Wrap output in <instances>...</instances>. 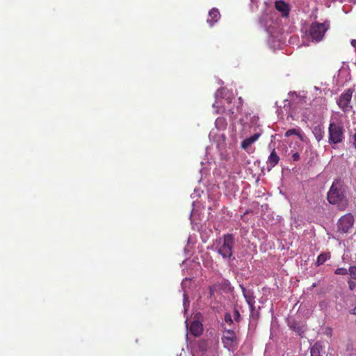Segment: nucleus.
<instances>
[{
    "label": "nucleus",
    "instance_id": "obj_15",
    "mask_svg": "<svg viewBox=\"0 0 356 356\" xmlns=\"http://www.w3.org/2000/svg\"><path fill=\"white\" fill-rule=\"evenodd\" d=\"M215 124L216 128L221 130L225 129L227 124L226 120L224 118H218L216 120Z\"/></svg>",
    "mask_w": 356,
    "mask_h": 356
},
{
    "label": "nucleus",
    "instance_id": "obj_11",
    "mask_svg": "<svg viewBox=\"0 0 356 356\" xmlns=\"http://www.w3.org/2000/svg\"><path fill=\"white\" fill-rule=\"evenodd\" d=\"M220 17V13L217 8H212L209 13V17L207 19V23L209 24L210 26H212L213 24L218 21Z\"/></svg>",
    "mask_w": 356,
    "mask_h": 356
},
{
    "label": "nucleus",
    "instance_id": "obj_2",
    "mask_svg": "<svg viewBox=\"0 0 356 356\" xmlns=\"http://www.w3.org/2000/svg\"><path fill=\"white\" fill-rule=\"evenodd\" d=\"M234 245L233 234H225L222 238L216 241V248L219 254L224 259H229L232 256V250Z\"/></svg>",
    "mask_w": 356,
    "mask_h": 356
},
{
    "label": "nucleus",
    "instance_id": "obj_30",
    "mask_svg": "<svg viewBox=\"0 0 356 356\" xmlns=\"http://www.w3.org/2000/svg\"><path fill=\"white\" fill-rule=\"evenodd\" d=\"M353 144L355 148L356 149V133L353 136Z\"/></svg>",
    "mask_w": 356,
    "mask_h": 356
},
{
    "label": "nucleus",
    "instance_id": "obj_4",
    "mask_svg": "<svg viewBox=\"0 0 356 356\" xmlns=\"http://www.w3.org/2000/svg\"><path fill=\"white\" fill-rule=\"evenodd\" d=\"M328 134V142L330 144H338L344 139V129L339 123H330Z\"/></svg>",
    "mask_w": 356,
    "mask_h": 356
},
{
    "label": "nucleus",
    "instance_id": "obj_33",
    "mask_svg": "<svg viewBox=\"0 0 356 356\" xmlns=\"http://www.w3.org/2000/svg\"><path fill=\"white\" fill-rule=\"evenodd\" d=\"M238 101H239V103L241 104V106H242L243 105V99L241 97H238Z\"/></svg>",
    "mask_w": 356,
    "mask_h": 356
},
{
    "label": "nucleus",
    "instance_id": "obj_13",
    "mask_svg": "<svg viewBox=\"0 0 356 356\" xmlns=\"http://www.w3.org/2000/svg\"><path fill=\"white\" fill-rule=\"evenodd\" d=\"M243 296L248 303V305H252V302H255L254 296L252 291L246 290L245 288H242Z\"/></svg>",
    "mask_w": 356,
    "mask_h": 356
},
{
    "label": "nucleus",
    "instance_id": "obj_29",
    "mask_svg": "<svg viewBox=\"0 0 356 356\" xmlns=\"http://www.w3.org/2000/svg\"><path fill=\"white\" fill-rule=\"evenodd\" d=\"M348 285L350 289L353 290L355 286V284L353 282H348Z\"/></svg>",
    "mask_w": 356,
    "mask_h": 356
},
{
    "label": "nucleus",
    "instance_id": "obj_10",
    "mask_svg": "<svg viewBox=\"0 0 356 356\" xmlns=\"http://www.w3.org/2000/svg\"><path fill=\"white\" fill-rule=\"evenodd\" d=\"M203 326L202 324L197 321H194L191 323L190 326V332L195 337H199L202 334Z\"/></svg>",
    "mask_w": 356,
    "mask_h": 356
},
{
    "label": "nucleus",
    "instance_id": "obj_26",
    "mask_svg": "<svg viewBox=\"0 0 356 356\" xmlns=\"http://www.w3.org/2000/svg\"><path fill=\"white\" fill-rule=\"evenodd\" d=\"M291 158H292L293 161H296L299 160V159H300L299 153L298 152H296V153L293 154L292 156H291Z\"/></svg>",
    "mask_w": 356,
    "mask_h": 356
},
{
    "label": "nucleus",
    "instance_id": "obj_6",
    "mask_svg": "<svg viewBox=\"0 0 356 356\" xmlns=\"http://www.w3.org/2000/svg\"><path fill=\"white\" fill-rule=\"evenodd\" d=\"M353 93V90L348 88L342 94H341L339 99L337 100V104L339 107L343 112H349L353 108V106L350 104Z\"/></svg>",
    "mask_w": 356,
    "mask_h": 356
},
{
    "label": "nucleus",
    "instance_id": "obj_12",
    "mask_svg": "<svg viewBox=\"0 0 356 356\" xmlns=\"http://www.w3.org/2000/svg\"><path fill=\"white\" fill-rule=\"evenodd\" d=\"M259 134H255L253 136L245 138L241 143V147L244 149H246L248 147H250L252 143H254L256 140L259 138Z\"/></svg>",
    "mask_w": 356,
    "mask_h": 356
},
{
    "label": "nucleus",
    "instance_id": "obj_1",
    "mask_svg": "<svg viewBox=\"0 0 356 356\" xmlns=\"http://www.w3.org/2000/svg\"><path fill=\"white\" fill-rule=\"evenodd\" d=\"M346 186L340 179H335L327 193V200L332 204H336L343 210L348 205V200L346 197Z\"/></svg>",
    "mask_w": 356,
    "mask_h": 356
},
{
    "label": "nucleus",
    "instance_id": "obj_21",
    "mask_svg": "<svg viewBox=\"0 0 356 356\" xmlns=\"http://www.w3.org/2000/svg\"><path fill=\"white\" fill-rule=\"evenodd\" d=\"M334 273L336 275H345L348 273V270L345 268H338L335 270Z\"/></svg>",
    "mask_w": 356,
    "mask_h": 356
},
{
    "label": "nucleus",
    "instance_id": "obj_22",
    "mask_svg": "<svg viewBox=\"0 0 356 356\" xmlns=\"http://www.w3.org/2000/svg\"><path fill=\"white\" fill-rule=\"evenodd\" d=\"M234 318L236 322H240L241 321V314L239 310L236 307H234Z\"/></svg>",
    "mask_w": 356,
    "mask_h": 356
},
{
    "label": "nucleus",
    "instance_id": "obj_25",
    "mask_svg": "<svg viewBox=\"0 0 356 356\" xmlns=\"http://www.w3.org/2000/svg\"><path fill=\"white\" fill-rule=\"evenodd\" d=\"M254 304H255V302H252V305H248L249 307H250V316H254V310H255Z\"/></svg>",
    "mask_w": 356,
    "mask_h": 356
},
{
    "label": "nucleus",
    "instance_id": "obj_32",
    "mask_svg": "<svg viewBox=\"0 0 356 356\" xmlns=\"http://www.w3.org/2000/svg\"><path fill=\"white\" fill-rule=\"evenodd\" d=\"M229 111H230V113H231V116H230V117H231L232 119H235V118H236V116L234 115V112L233 111H231V110H230Z\"/></svg>",
    "mask_w": 356,
    "mask_h": 356
},
{
    "label": "nucleus",
    "instance_id": "obj_20",
    "mask_svg": "<svg viewBox=\"0 0 356 356\" xmlns=\"http://www.w3.org/2000/svg\"><path fill=\"white\" fill-rule=\"evenodd\" d=\"M348 273L352 279L356 280V266H350L348 269Z\"/></svg>",
    "mask_w": 356,
    "mask_h": 356
},
{
    "label": "nucleus",
    "instance_id": "obj_16",
    "mask_svg": "<svg viewBox=\"0 0 356 356\" xmlns=\"http://www.w3.org/2000/svg\"><path fill=\"white\" fill-rule=\"evenodd\" d=\"M330 258V255L329 253H321L318 256L316 264L317 266L322 265Z\"/></svg>",
    "mask_w": 356,
    "mask_h": 356
},
{
    "label": "nucleus",
    "instance_id": "obj_7",
    "mask_svg": "<svg viewBox=\"0 0 356 356\" xmlns=\"http://www.w3.org/2000/svg\"><path fill=\"white\" fill-rule=\"evenodd\" d=\"M354 217L350 213L341 216L337 222V229L342 233H348L354 225Z\"/></svg>",
    "mask_w": 356,
    "mask_h": 356
},
{
    "label": "nucleus",
    "instance_id": "obj_23",
    "mask_svg": "<svg viewBox=\"0 0 356 356\" xmlns=\"http://www.w3.org/2000/svg\"><path fill=\"white\" fill-rule=\"evenodd\" d=\"M225 323L232 325L233 323L232 316L229 313H226L224 316Z\"/></svg>",
    "mask_w": 356,
    "mask_h": 356
},
{
    "label": "nucleus",
    "instance_id": "obj_9",
    "mask_svg": "<svg viewBox=\"0 0 356 356\" xmlns=\"http://www.w3.org/2000/svg\"><path fill=\"white\" fill-rule=\"evenodd\" d=\"M275 8L282 13L283 17H287L289 15L290 8L289 4L282 0L277 1L275 3Z\"/></svg>",
    "mask_w": 356,
    "mask_h": 356
},
{
    "label": "nucleus",
    "instance_id": "obj_17",
    "mask_svg": "<svg viewBox=\"0 0 356 356\" xmlns=\"http://www.w3.org/2000/svg\"><path fill=\"white\" fill-rule=\"evenodd\" d=\"M313 134L315 136L316 139L320 141L323 136V131L320 126H316L313 129Z\"/></svg>",
    "mask_w": 356,
    "mask_h": 356
},
{
    "label": "nucleus",
    "instance_id": "obj_8",
    "mask_svg": "<svg viewBox=\"0 0 356 356\" xmlns=\"http://www.w3.org/2000/svg\"><path fill=\"white\" fill-rule=\"evenodd\" d=\"M280 159L278 154H277L275 149H273L269 156L268 157L266 165L267 168L268 170H270L272 168H273L275 165H277L280 161Z\"/></svg>",
    "mask_w": 356,
    "mask_h": 356
},
{
    "label": "nucleus",
    "instance_id": "obj_28",
    "mask_svg": "<svg viewBox=\"0 0 356 356\" xmlns=\"http://www.w3.org/2000/svg\"><path fill=\"white\" fill-rule=\"evenodd\" d=\"M259 314L258 312H254V316H250L251 318L252 319H255V320H257L259 318Z\"/></svg>",
    "mask_w": 356,
    "mask_h": 356
},
{
    "label": "nucleus",
    "instance_id": "obj_5",
    "mask_svg": "<svg viewBox=\"0 0 356 356\" xmlns=\"http://www.w3.org/2000/svg\"><path fill=\"white\" fill-rule=\"evenodd\" d=\"M221 340L224 348L229 351L234 352L238 348V339L233 330H225Z\"/></svg>",
    "mask_w": 356,
    "mask_h": 356
},
{
    "label": "nucleus",
    "instance_id": "obj_24",
    "mask_svg": "<svg viewBox=\"0 0 356 356\" xmlns=\"http://www.w3.org/2000/svg\"><path fill=\"white\" fill-rule=\"evenodd\" d=\"M344 356H356V350L353 349H347V353Z\"/></svg>",
    "mask_w": 356,
    "mask_h": 356
},
{
    "label": "nucleus",
    "instance_id": "obj_14",
    "mask_svg": "<svg viewBox=\"0 0 356 356\" xmlns=\"http://www.w3.org/2000/svg\"><path fill=\"white\" fill-rule=\"evenodd\" d=\"M292 135L297 136L300 140H304V135L301 132L300 129H291L286 131L284 136L286 137H290Z\"/></svg>",
    "mask_w": 356,
    "mask_h": 356
},
{
    "label": "nucleus",
    "instance_id": "obj_31",
    "mask_svg": "<svg viewBox=\"0 0 356 356\" xmlns=\"http://www.w3.org/2000/svg\"><path fill=\"white\" fill-rule=\"evenodd\" d=\"M351 44L352 46L356 49V40L353 39L351 40Z\"/></svg>",
    "mask_w": 356,
    "mask_h": 356
},
{
    "label": "nucleus",
    "instance_id": "obj_27",
    "mask_svg": "<svg viewBox=\"0 0 356 356\" xmlns=\"http://www.w3.org/2000/svg\"><path fill=\"white\" fill-rule=\"evenodd\" d=\"M325 334L328 337H331L332 334V329L331 327H327L325 329Z\"/></svg>",
    "mask_w": 356,
    "mask_h": 356
},
{
    "label": "nucleus",
    "instance_id": "obj_19",
    "mask_svg": "<svg viewBox=\"0 0 356 356\" xmlns=\"http://www.w3.org/2000/svg\"><path fill=\"white\" fill-rule=\"evenodd\" d=\"M311 356H321L320 354L319 348L317 346H314L310 350Z\"/></svg>",
    "mask_w": 356,
    "mask_h": 356
},
{
    "label": "nucleus",
    "instance_id": "obj_18",
    "mask_svg": "<svg viewBox=\"0 0 356 356\" xmlns=\"http://www.w3.org/2000/svg\"><path fill=\"white\" fill-rule=\"evenodd\" d=\"M289 327L293 330L295 331L296 332L298 333L299 334H300V333L302 332V328L299 326L297 323L296 322H292V323H290L289 324Z\"/></svg>",
    "mask_w": 356,
    "mask_h": 356
},
{
    "label": "nucleus",
    "instance_id": "obj_3",
    "mask_svg": "<svg viewBox=\"0 0 356 356\" xmlns=\"http://www.w3.org/2000/svg\"><path fill=\"white\" fill-rule=\"evenodd\" d=\"M330 29V22L325 21L323 23L312 22L309 28V35L313 41L318 42L321 41L326 31Z\"/></svg>",
    "mask_w": 356,
    "mask_h": 356
}]
</instances>
